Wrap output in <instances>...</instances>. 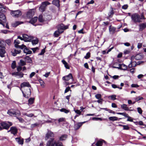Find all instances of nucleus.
<instances>
[{
	"instance_id": "nucleus-1",
	"label": "nucleus",
	"mask_w": 146,
	"mask_h": 146,
	"mask_svg": "<svg viewBox=\"0 0 146 146\" xmlns=\"http://www.w3.org/2000/svg\"><path fill=\"white\" fill-rule=\"evenodd\" d=\"M46 146H63V145L61 142L55 141L54 138H51L47 142Z\"/></svg>"
},
{
	"instance_id": "nucleus-2",
	"label": "nucleus",
	"mask_w": 146,
	"mask_h": 146,
	"mask_svg": "<svg viewBox=\"0 0 146 146\" xmlns=\"http://www.w3.org/2000/svg\"><path fill=\"white\" fill-rule=\"evenodd\" d=\"M31 88H24V90L21 89L24 97L28 98L30 97L31 94Z\"/></svg>"
},
{
	"instance_id": "nucleus-3",
	"label": "nucleus",
	"mask_w": 146,
	"mask_h": 146,
	"mask_svg": "<svg viewBox=\"0 0 146 146\" xmlns=\"http://www.w3.org/2000/svg\"><path fill=\"white\" fill-rule=\"evenodd\" d=\"M132 20L135 23H140V16L137 13H135L131 15Z\"/></svg>"
},
{
	"instance_id": "nucleus-4",
	"label": "nucleus",
	"mask_w": 146,
	"mask_h": 146,
	"mask_svg": "<svg viewBox=\"0 0 146 146\" xmlns=\"http://www.w3.org/2000/svg\"><path fill=\"white\" fill-rule=\"evenodd\" d=\"M7 113L11 116L15 115L17 116H19L21 115V113L19 110L13 109H11L8 110Z\"/></svg>"
},
{
	"instance_id": "nucleus-5",
	"label": "nucleus",
	"mask_w": 146,
	"mask_h": 146,
	"mask_svg": "<svg viewBox=\"0 0 146 146\" xmlns=\"http://www.w3.org/2000/svg\"><path fill=\"white\" fill-rule=\"evenodd\" d=\"M8 123L4 122H1L0 123L1 125L3 128L0 126V130H2L3 129H7L11 126L13 125L12 123L11 122H8Z\"/></svg>"
},
{
	"instance_id": "nucleus-6",
	"label": "nucleus",
	"mask_w": 146,
	"mask_h": 146,
	"mask_svg": "<svg viewBox=\"0 0 146 146\" xmlns=\"http://www.w3.org/2000/svg\"><path fill=\"white\" fill-rule=\"evenodd\" d=\"M50 3L47 1H46L42 3V5L39 7L40 11L41 12L44 11L45 10L46 6L50 4Z\"/></svg>"
},
{
	"instance_id": "nucleus-7",
	"label": "nucleus",
	"mask_w": 146,
	"mask_h": 146,
	"mask_svg": "<svg viewBox=\"0 0 146 146\" xmlns=\"http://www.w3.org/2000/svg\"><path fill=\"white\" fill-rule=\"evenodd\" d=\"M11 15L15 17H18L21 15V11L19 10L12 11L11 12Z\"/></svg>"
},
{
	"instance_id": "nucleus-8",
	"label": "nucleus",
	"mask_w": 146,
	"mask_h": 146,
	"mask_svg": "<svg viewBox=\"0 0 146 146\" xmlns=\"http://www.w3.org/2000/svg\"><path fill=\"white\" fill-rule=\"evenodd\" d=\"M6 19L5 15L2 14H0V24H2L4 27L5 25L4 23L6 22Z\"/></svg>"
},
{
	"instance_id": "nucleus-9",
	"label": "nucleus",
	"mask_w": 146,
	"mask_h": 146,
	"mask_svg": "<svg viewBox=\"0 0 146 146\" xmlns=\"http://www.w3.org/2000/svg\"><path fill=\"white\" fill-rule=\"evenodd\" d=\"M0 42V56L1 57L4 56V54L5 53V47L3 45H2L1 44Z\"/></svg>"
},
{
	"instance_id": "nucleus-10",
	"label": "nucleus",
	"mask_w": 146,
	"mask_h": 146,
	"mask_svg": "<svg viewBox=\"0 0 146 146\" xmlns=\"http://www.w3.org/2000/svg\"><path fill=\"white\" fill-rule=\"evenodd\" d=\"M14 43L15 47L17 48L23 49V48L25 47V46L23 44H22L21 46L18 45V44L20 43V42L17 39L15 40Z\"/></svg>"
},
{
	"instance_id": "nucleus-11",
	"label": "nucleus",
	"mask_w": 146,
	"mask_h": 146,
	"mask_svg": "<svg viewBox=\"0 0 146 146\" xmlns=\"http://www.w3.org/2000/svg\"><path fill=\"white\" fill-rule=\"evenodd\" d=\"M22 36L23 40L26 42H30L31 40L33 39V37L29 36L26 34H23Z\"/></svg>"
},
{
	"instance_id": "nucleus-12",
	"label": "nucleus",
	"mask_w": 146,
	"mask_h": 146,
	"mask_svg": "<svg viewBox=\"0 0 146 146\" xmlns=\"http://www.w3.org/2000/svg\"><path fill=\"white\" fill-rule=\"evenodd\" d=\"M35 12V10L33 9L29 10L27 13V17L31 18L34 15Z\"/></svg>"
},
{
	"instance_id": "nucleus-13",
	"label": "nucleus",
	"mask_w": 146,
	"mask_h": 146,
	"mask_svg": "<svg viewBox=\"0 0 146 146\" xmlns=\"http://www.w3.org/2000/svg\"><path fill=\"white\" fill-rule=\"evenodd\" d=\"M54 136V135L53 133L50 130H48V132L46 134L45 137V140H47L50 137H53Z\"/></svg>"
},
{
	"instance_id": "nucleus-14",
	"label": "nucleus",
	"mask_w": 146,
	"mask_h": 146,
	"mask_svg": "<svg viewBox=\"0 0 146 146\" xmlns=\"http://www.w3.org/2000/svg\"><path fill=\"white\" fill-rule=\"evenodd\" d=\"M131 62L130 64H129L128 65V66L129 68H131L132 67H135V66L137 64V63L135 61V59L134 58L133 59L132 58V57L131 58Z\"/></svg>"
},
{
	"instance_id": "nucleus-15",
	"label": "nucleus",
	"mask_w": 146,
	"mask_h": 146,
	"mask_svg": "<svg viewBox=\"0 0 146 146\" xmlns=\"http://www.w3.org/2000/svg\"><path fill=\"white\" fill-rule=\"evenodd\" d=\"M118 67H115L114 66H113V67L114 68H118L123 70H125L127 69V66L124 64H118Z\"/></svg>"
},
{
	"instance_id": "nucleus-16",
	"label": "nucleus",
	"mask_w": 146,
	"mask_h": 146,
	"mask_svg": "<svg viewBox=\"0 0 146 146\" xmlns=\"http://www.w3.org/2000/svg\"><path fill=\"white\" fill-rule=\"evenodd\" d=\"M17 129L16 127H15L13 126L10 128V130L8 131V132H11V133L15 135L17 134Z\"/></svg>"
},
{
	"instance_id": "nucleus-17",
	"label": "nucleus",
	"mask_w": 146,
	"mask_h": 146,
	"mask_svg": "<svg viewBox=\"0 0 146 146\" xmlns=\"http://www.w3.org/2000/svg\"><path fill=\"white\" fill-rule=\"evenodd\" d=\"M86 121H84L82 122H79L77 123L74 124V127L75 130H77L80 127L82 126L84 123H85Z\"/></svg>"
},
{
	"instance_id": "nucleus-18",
	"label": "nucleus",
	"mask_w": 146,
	"mask_h": 146,
	"mask_svg": "<svg viewBox=\"0 0 146 146\" xmlns=\"http://www.w3.org/2000/svg\"><path fill=\"white\" fill-rule=\"evenodd\" d=\"M71 79H73L72 75L71 73L69 74L67 76H63L62 78L63 80L65 81H68Z\"/></svg>"
},
{
	"instance_id": "nucleus-19",
	"label": "nucleus",
	"mask_w": 146,
	"mask_h": 146,
	"mask_svg": "<svg viewBox=\"0 0 146 146\" xmlns=\"http://www.w3.org/2000/svg\"><path fill=\"white\" fill-rule=\"evenodd\" d=\"M131 57L132 59H133L134 58L136 60H141L143 58V55L141 54H138L136 55L135 56H133Z\"/></svg>"
},
{
	"instance_id": "nucleus-20",
	"label": "nucleus",
	"mask_w": 146,
	"mask_h": 146,
	"mask_svg": "<svg viewBox=\"0 0 146 146\" xmlns=\"http://www.w3.org/2000/svg\"><path fill=\"white\" fill-rule=\"evenodd\" d=\"M21 88H31V85L28 82H24L21 85Z\"/></svg>"
},
{
	"instance_id": "nucleus-21",
	"label": "nucleus",
	"mask_w": 146,
	"mask_h": 146,
	"mask_svg": "<svg viewBox=\"0 0 146 146\" xmlns=\"http://www.w3.org/2000/svg\"><path fill=\"white\" fill-rule=\"evenodd\" d=\"M58 30H64L68 28V26L67 25L65 26L63 24H61L58 25Z\"/></svg>"
},
{
	"instance_id": "nucleus-22",
	"label": "nucleus",
	"mask_w": 146,
	"mask_h": 146,
	"mask_svg": "<svg viewBox=\"0 0 146 146\" xmlns=\"http://www.w3.org/2000/svg\"><path fill=\"white\" fill-rule=\"evenodd\" d=\"M6 11V7L4 5H0V13L3 14Z\"/></svg>"
},
{
	"instance_id": "nucleus-23",
	"label": "nucleus",
	"mask_w": 146,
	"mask_h": 146,
	"mask_svg": "<svg viewBox=\"0 0 146 146\" xmlns=\"http://www.w3.org/2000/svg\"><path fill=\"white\" fill-rule=\"evenodd\" d=\"M12 75H15L16 76H18L19 78H21L23 77L24 74L21 72H14L12 74Z\"/></svg>"
},
{
	"instance_id": "nucleus-24",
	"label": "nucleus",
	"mask_w": 146,
	"mask_h": 146,
	"mask_svg": "<svg viewBox=\"0 0 146 146\" xmlns=\"http://www.w3.org/2000/svg\"><path fill=\"white\" fill-rule=\"evenodd\" d=\"M52 3L58 7H59L60 6V1L59 0H53L52 1Z\"/></svg>"
},
{
	"instance_id": "nucleus-25",
	"label": "nucleus",
	"mask_w": 146,
	"mask_h": 146,
	"mask_svg": "<svg viewBox=\"0 0 146 146\" xmlns=\"http://www.w3.org/2000/svg\"><path fill=\"white\" fill-rule=\"evenodd\" d=\"M21 50L19 49H15L14 50L12 51V54L13 56H15L17 54H18L21 52Z\"/></svg>"
},
{
	"instance_id": "nucleus-26",
	"label": "nucleus",
	"mask_w": 146,
	"mask_h": 146,
	"mask_svg": "<svg viewBox=\"0 0 146 146\" xmlns=\"http://www.w3.org/2000/svg\"><path fill=\"white\" fill-rule=\"evenodd\" d=\"M121 107L122 109L125 110H129L131 111H133V110H129V108L127 107V105L125 104H122L121 106Z\"/></svg>"
},
{
	"instance_id": "nucleus-27",
	"label": "nucleus",
	"mask_w": 146,
	"mask_h": 146,
	"mask_svg": "<svg viewBox=\"0 0 146 146\" xmlns=\"http://www.w3.org/2000/svg\"><path fill=\"white\" fill-rule=\"evenodd\" d=\"M16 141L19 143V144L22 145L23 144V139H21L19 138H15Z\"/></svg>"
},
{
	"instance_id": "nucleus-28",
	"label": "nucleus",
	"mask_w": 146,
	"mask_h": 146,
	"mask_svg": "<svg viewBox=\"0 0 146 146\" xmlns=\"http://www.w3.org/2000/svg\"><path fill=\"white\" fill-rule=\"evenodd\" d=\"M139 31H142L146 27V23H143L140 24L139 25Z\"/></svg>"
},
{
	"instance_id": "nucleus-29",
	"label": "nucleus",
	"mask_w": 146,
	"mask_h": 146,
	"mask_svg": "<svg viewBox=\"0 0 146 146\" xmlns=\"http://www.w3.org/2000/svg\"><path fill=\"white\" fill-rule=\"evenodd\" d=\"M62 63L64 65V66L66 69H69L70 67L67 63L64 60H63L62 61Z\"/></svg>"
},
{
	"instance_id": "nucleus-30",
	"label": "nucleus",
	"mask_w": 146,
	"mask_h": 146,
	"mask_svg": "<svg viewBox=\"0 0 146 146\" xmlns=\"http://www.w3.org/2000/svg\"><path fill=\"white\" fill-rule=\"evenodd\" d=\"M37 20V17H35L34 18H33L31 19L30 21V23L31 24H33Z\"/></svg>"
},
{
	"instance_id": "nucleus-31",
	"label": "nucleus",
	"mask_w": 146,
	"mask_h": 146,
	"mask_svg": "<svg viewBox=\"0 0 146 146\" xmlns=\"http://www.w3.org/2000/svg\"><path fill=\"white\" fill-rule=\"evenodd\" d=\"M103 142H105V141L103 140L98 141L96 144V146H102Z\"/></svg>"
},
{
	"instance_id": "nucleus-32",
	"label": "nucleus",
	"mask_w": 146,
	"mask_h": 146,
	"mask_svg": "<svg viewBox=\"0 0 146 146\" xmlns=\"http://www.w3.org/2000/svg\"><path fill=\"white\" fill-rule=\"evenodd\" d=\"M62 32H60L59 30H58V31H55L54 33V35L55 37H58L59 35V34L60 33H61Z\"/></svg>"
},
{
	"instance_id": "nucleus-33",
	"label": "nucleus",
	"mask_w": 146,
	"mask_h": 146,
	"mask_svg": "<svg viewBox=\"0 0 146 146\" xmlns=\"http://www.w3.org/2000/svg\"><path fill=\"white\" fill-rule=\"evenodd\" d=\"M115 28L114 27H111V26H110L109 27V31L110 33H114L115 30Z\"/></svg>"
},
{
	"instance_id": "nucleus-34",
	"label": "nucleus",
	"mask_w": 146,
	"mask_h": 146,
	"mask_svg": "<svg viewBox=\"0 0 146 146\" xmlns=\"http://www.w3.org/2000/svg\"><path fill=\"white\" fill-rule=\"evenodd\" d=\"M108 119L110 120L113 121L118 120V117L115 116L110 117L108 118Z\"/></svg>"
},
{
	"instance_id": "nucleus-35",
	"label": "nucleus",
	"mask_w": 146,
	"mask_h": 146,
	"mask_svg": "<svg viewBox=\"0 0 146 146\" xmlns=\"http://www.w3.org/2000/svg\"><path fill=\"white\" fill-rule=\"evenodd\" d=\"M25 60L27 62L29 63H31L32 62V60L31 58L28 56H26L25 57Z\"/></svg>"
},
{
	"instance_id": "nucleus-36",
	"label": "nucleus",
	"mask_w": 146,
	"mask_h": 146,
	"mask_svg": "<svg viewBox=\"0 0 146 146\" xmlns=\"http://www.w3.org/2000/svg\"><path fill=\"white\" fill-rule=\"evenodd\" d=\"M67 137V135H64L61 136L59 138L60 141L64 140Z\"/></svg>"
},
{
	"instance_id": "nucleus-37",
	"label": "nucleus",
	"mask_w": 146,
	"mask_h": 146,
	"mask_svg": "<svg viewBox=\"0 0 146 146\" xmlns=\"http://www.w3.org/2000/svg\"><path fill=\"white\" fill-rule=\"evenodd\" d=\"M21 24L20 22L18 21H16L12 24V25L13 27H16Z\"/></svg>"
},
{
	"instance_id": "nucleus-38",
	"label": "nucleus",
	"mask_w": 146,
	"mask_h": 146,
	"mask_svg": "<svg viewBox=\"0 0 146 146\" xmlns=\"http://www.w3.org/2000/svg\"><path fill=\"white\" fill-rule=\"evenodd\" d=\"M116 95H112L108 97L109 98H110L112 100H115L116 99Z\"/></svg>"
},
{
	"instance_id": "nucleus-39",
	"label": "nucleus",
	"mask_w": 146,
	"mask_h": 146,
	"mask_svg": "<svg viewBox=\"0 0 146 146\" xmlns=\"http://www.w3.org/2000/svg\"><path fill=\"white\" fill-rule=\"evenodd\" d=\"M34 100V98H30L28 100L29 104L30 105L32 104L33 103Z\"/></svg>"
},
{
	"instance_id": "nucleus-40",
	"label": "nucleus",
	"mask_w": 146,
	"mask_h": 146,
	"mask_svg": "<svg viewBox=\"0 0 146 146\" xmlns=\"http://www.w3.org/2000/svg\"><path fill=\"white\" fill-rule=\"evenodd\" d=\"M19 64L20 65L23 66L26 64V62L24 60H21L20 61V62L19 63Z\"/></svg>"
},
{
	"instance_id": "nucleus-41",
	"label": "nucleus",
	"mask_w": 146,
	"mask_h": 146,
	"mask_svg": "<svg viewBox=\"0 0 146 146\" xmlns=\"http://www.w3.org/2000/svg\"><path fill=\"white\" fill-rule=\"evenodd\" d=\"M114 14V12L112 8H111V10L108 13V15L109 17H111Z\"/></svg>"
},
{
	"instance_id": "nucleus-42",
	"label": "nucleus",
	"mask_w": 146,
	"mask_h": 146,
	"mask_svg": "<svg viewBox=\"0 0 146 146\" xmlns=\"http://www.w3.org/2000/svg\"><path fill=\"white\" fill-rule=\"evenodd\" d=\"M60 111L61 112H64L65 113H68L69 112V110H66L65 109L62 108L60 110Z\"/></svg>"
},
{
	"instance_id": "nucleus-43",
	"label": "nucleus",
	"mask_w": 146,
	"mask_h": 146,
	"mask_svg": "<svg viewBox=\"0 0 146 146\" xmlns=\"http://www.w3.org/2000/svg\"><path fill=\"white\" fill-rule=\"evenodd\" d=\"M38 21L40 22H42L44 21V20L42 18V15H40L38 17Z\"/></svg>"
},
{
	"instance_id": "nucleus-44",
	"label": "nucleus",
	"mask_w": 146,
	"mask_h": 146,
	"mask_svg": "<svg viewBox=\"0 0 146 146\" xmlns=\"http://www.w3.org/2000/svg\"><path fill=\"white\" fill-rule=\"evenodd\" d=\"M11 67L12 68L14 69L16 67V62L15 61H13L11 64Z\"/></svg>"
},
{
	"instance_id": "nucleus-45",
	"label": "nucleus",
	"mask_w": 146,
	"mask_h": 146,
	"mask_svg": "<svg viewBox=\"0 0 146 146\" xmlns=\"http://www.w3.org/2000/svg\"><path fill=\"white\" fill-rule=\"evenodd\" d=\"M32 40V43L33 44H36L38 43V40L37 39H36L35 40Z\"/></svg>"
},
{
	"instance_id": "nucleus-46",
	"label": "nucleus",
	"mask_w": 146,
	"mask_h": 146,
	"mask_svg": "<svg viewBox=\"0 0 146 146\" xmlns=\"http://www.w3.org/2000/svg\"><path fill=\"white\" fill-rule=\"evenodd\" d=\"M90 52H88L87 53L86 55L84 56V58L86 59H88L90 57Z\"/></svg>"
},
{
	"instance_id": "nucleus-47",
	"label": "nucleus",
	"mask_w": 146,
	"mask_h": 146,
	"mask_svg": "<svg viewBox=\"0 0 146 146\" xmlns=\"http://www.w3.org/2000/svg\"><path fill=\"white\" fill-rule=\"evenodd\" d=\"M24 115H25L29 117H32L34 116V114L32 113L28 114L27 113H24L23 114Z\"/></svg>"
},
{
	"instance_id": "nucleus-48",
	"label": "nucleus",
	"mask_w": 146,
	"mask_h": 146,
	"mask_svg": "<svg viewBox=\"0 0 146 146\" xmlns=\"http://www.w3.org/2000/svg\"><path fill=\"white\" fill-rule=\"evenodd\" d=\"M95 97L97 99H99L101 98L102 96L100 94H97L95 95Z\"/></svg>"
},
{
	"instance_id": "nucleus-49",
	"label": "nucleus",
	"mask_w": 146,
	"mask_h": 146,
	"mask_svg": "<svg viewBox=\"0 0 146 146\" xmlns=\"http://www.w3.org/2000/svg\"><path fill=\"white\" fill-rule=\"evenodd\" d=\"M143 99V98L142 97L139 96L136 98L135 100L136 101H138L139 100H141Z\"/></svg>"
},
{
	"instance_id": "nucleus-50",
	"label": "nucleus",
	"mask_w": 146,
	"mask_h": 146,
	"mask_svg": "<svg viewBox=\"0 0 146 146\" xmlns=\"http://www.w3.org/2000/svg\"><path fill=\"white\" fill-rule=\"evenodd\" d=\"M137 110L138 112L140 114H141L142 113V110L140 108L138 107L137 108Z\"/></svg>"
},
{
	"instance_id": "nucleus-51",
	"label": "nucleus",
	"mask_w": 146,
	"mask_h": 146,
	"mask_svg": "<svg viewBox=\"0 0 146 146\" xmlns=\"http://www.w3.org/2000/svg\"><path fill=\"white\" fill-rule=\"evenodd\" d=\"M58 121L59 122H64L65 121V119L64 118H60L59 119Z\"/></svg>"
},
{
	"instance_id": "nucleus-52",
	"label": "nucleus",
	"mask_w": 146,
	"mask_h": 146,
	"mask_svg": "<svg viewBox=\"0 0 146 146\" xmlns=\"http://www.w3.org/2000/svg\"><path fill=\"white\" fill-rule=\"evenodd\" d=\"M92 119L93 120H96V121H98V120L102 121V119L101 118H99V117H93L92 118Z\"/></svg>"
},
{
	"instance_id": "nucleus-53",
	"label": "nucleus",
	"mask_w": 146,
	"mask_h": 146,
	"mask_svg": "<svg viewBox=\"0 0 146 146\" xmlns=\"http://www.w3.org/2000/svg\"><path fill=\"white\" fill-rule=\"evenodd\" d=\"M123 129L127 130L129 129V128L127 125H124L123 126Z\"/></svg>"
},
{
	"instance_id": "nucleus-54",
	"label": "nucleus",
	"mask_w": 146,
	"mask_h": 146,
	"mask_svg": "<svg viewBox=\"0 0 146 146\" xmlns=\"http://www.w3.org/2000/svg\"><path fill=\"white\" fill-rule=\"evenodd\" d=\"M45 50L44 49H42V50L40 53L38 54V55H41L43 54H44V52H45Z\"/></svg>"
},
{
	"instance_id": "nucleus-55",
	"label": "nucleus",
	"mask_w": 146,
	"mask_h": 146,
	"mask_svg": "<svg viewBox=\"0 0 146 146\" xmlns=\"http://www.w3.org/2000/svg\"><path fill=\"white\" fill-rule=\"evenodd\" d=\"M103 100L102 99L100 98L99 99V100L95 101V102H98L99 103H100L101 104H102V102H103Z\"/></svg>"
},
{
	"instance_id": "nucleus-56",
	"label": "nucleus",
	"mask_w": 146,
	"mask_h": 146,
	"mask_svg": "<svg viewBox=\"0 0 146 146\" xmlns=\"http://www.w3.org/2000/svg\"><path fill=\"white\" fill-rule=\"evenodd\" d=\"M69 90H70V91H71V90H70V87H68L67 88H66V89L65 90V91H64V93H66Z\"/></svg>"
},
{
	"instance_id": "nucleus-57",
	"label": "nucleus",
	"mask_w": 146,
	"mask_h": 146,
	"mask_svg": "<svg viewBox=\"0 0 146 146\" xmlns=\"http://www.w3.org/2000/svg\"><path fill=\"white\" fill-rule=\"evenodd\" d=\"M127 121H131V122H132L133 121V119L131 117L129 116L128 117V119H127Z\"/></svg>"
},
{
	"instance_id": "nucleus-58",
	"label": "nucleus",
	"mask_w": 146,
	"mask_h": 146,
	"mask_svg": "<svg viewBox=\"0 0 146 146\" xmlns=\"http://www.w3.org/2000/svg\"><path fill=\"white\" fill-rule=\"evenodd\" d=\"M75 112L76 113H77L79 115H80L81 114V111H80L79 110H74Z\"/></svg>"
},
{
	"instance_id": "nucleus-59",
	"label": "nucleus",
	"mask_w": 146,
	"mask_h": 146,
	"mask_svg": "<svg viewBox=\"0 0 146 146\" xmlns=\"http://www.w3.org/2000/svg\"><path fill=\"white\" fill-rule=\"evenodd\" d=\"M139 86L138 85L134 84H132L131 85V87L132 88H137Z\"/></svg>"
},
{
	"instance_id": "nucleus-60",
	"label": "nucleus",
	"mask_w": 146,
	"mask_h": 146,
	"mask_svg": "<svg viewBox=\"0 0 146 146\" xmlns=\"http://www.w3.org/2000/svg\"><path fill=\"white\" fill-rule=\"evenodd\" d=\"M17 119L19 120L20 122L23 123L24 122V120L21 117H17Z\"/></svg>"
},
{
	"instance_id": "nucleus-61",
	"label": "nucleus",
	"mask_w": 146,
	"mask_h": 146,
	"mask_svg": "<svg viewBox=\"0 0 146 146\" xmlns=\"http://www.w3.org/2000/svg\"><path fill=\"white\" fill-rule=\"evenodd\" d=\"M128 7V6L127 5H125L122 6V8L124 9H127Z\"/></svg>"
},
{
	"instance_id": "nucleus-62",
	"label": "nucleus",
	"mask_w": 146,
	"mask_h": 146,
	"mask_svg": "<svg viewBox=\"0 0 146 146\" xmlns=\"http://www.w3.org/2000/svg\"><path fill=\"white\" fill-rule=\"evenodd\" d=\"M24 48L23 50L24 52V53H26L27 54L29 49H28V48H26V46Z\"/></svg>"
},
{
	"instance_id": "nucleus-63",
	"label": "nucleus",
	"mask_w": 146,
	"mask_h": 146,
	"mask_svg": "<svg viewBox=\"0 0 146 146\" xmlns=\"http://www.w3.org/2000/svg\"><path fill=\"white\" fill-rule=\"evenodd\" d=\"M35 74V72H32L30 74L29 77L30 78H32L33 76Z\"/></svg>"
},
{
	"instance_id": "nucleus-64",
	"label": "nucleus",
	"mask_w": 146,
	"mask_h": 146,
	"mask_svg": "<svg viewBox=\"0 0 146 146\" xmlns=\"http://www.w3.org/2000/svg\"><path fill=\"white\" fill-rule=\"evenodd\" d=\"M111 106L112 107L114 108H116L117 107V105L114 103H112Z\"/></svg>"
}]
</instances>
